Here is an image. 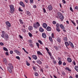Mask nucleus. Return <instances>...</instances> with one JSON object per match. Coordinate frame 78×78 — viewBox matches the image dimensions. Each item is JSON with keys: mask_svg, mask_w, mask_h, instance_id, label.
<instances>
[{"mask_svg": "<svg viewBox=\"0 0 78 78\" xmlns=\"http://www.w3.org/2000/svg\"><path fill=\"white\" fill-rule=\"evenodd\" d=\"M9 7L10 8V12L11 13V14H13V13L14 12V11H15V9L14 7V5H10Z\"/></svg>", "mask_w": 78, "mask_h": 78, "instance_id": "1", "label": "nucleus"}, {"mask_svg": "<svg viewBox=\"0 0 78 78\" xmlns=\"http://www.w3.org/2000/svg\"><path fill=\"white\" fill-rule=\"evenodd\" d=\"M58 15L60 18V19L61 20H63L64 19V16L60 12H58Z\"/></svg>", "mask_w": 78, "mask_h": 78, "instance_id": "2", "label": "nucleus"}, {"mask_svg": "<svg viewBox=\"0 0 78 78\" xmlns=\"http://www.w3.org/2000/svg\"><path fill=\"white\" fill-rule=\"evenodd\" d=\"M60 28L63 30V31H64V32H66V30H65V27H64V26L62 24H60Z\"/></svg>", "mask_w": 78, "mask_h": 78, "instance_id": "3", "label": "nucleus"}, {"mask_svg": "<svg viewBox=\"0 0 78 78\" xmlns=\"http://www.w3.org/2000/svg\"><path fill=\"white\" fill-rule=\"evenodd\" d=\"M12 69L11 68H10L9 67H7L8 70L9 72V73H12V69Z\"/></svg>", "mask_w": 78, "mask_h": 78, "instance_id": "4", "label": "nucleus"}, {"mask_svg": "<svg viewBox=\"0 0 78 78\" xmlns=\"http://www.w3.org/2000/svg\"><path fill=\"white\" fill-rule=\"evenodd\" d=\"M5 23L6 25L8 26V27H11V24H10V23H9V22L8 21H6L5 22Z\"/></svg>", "mask_w": 78, "mask_h": 78, "instance_id": "5", "label": "nucleus"}, {"mask_svg": "<svg viewBox=\"0 0 78 78\" xmlns=\"http://www.w3.org/2000/svg\"><path fill=\"white\" fill-rule=\"evenodd\" d=\"M19 3L20 5L23 6V8L25 7V4L23 3V2H21Z\"/></svg>", "mask_w": 78, "mask_h": 78, "instance_id": "6", "label": "nucleus"}, {"mask_svg": "<svg viewBox=\"0 0 78 78\" xmlns=\"http://www.w3.org/2000/svg\"><path fill=\"white\" fill-rule=\"evenodd\" d=\"M2 37H3V38H4L5 37V32L4 31H2Z\"/></svg>", "mask_w": 78, "mask_h": 78, "instance_id": "7", "label": "nucleus"}, {"mask_svg": "<svg viewBox=\"0 0 78 78\" xmlns=\"http://www.w3.org/2000/svg\"><path fill=\"white\" fill-rule=\"evenodd\" d=\"M43 27L44 28H46L47 27V24L46 23H43L42 25Z\"/></svg>", "mask_w": 78, "mask_h": 78, "instance_id": "8", "label": "nucleus"}, {"mask_svg": "<svg viewBox=\"0 0 78 78\" xmlns=\"http://www.w3.org/2000/svg\"><path fill=\"white\" fill-rule=\"evenodd\" d=\"M42 36L44 38H45L46 37H47V36L45 33H42Z\"/></svg>", "mask_w": 78, "mask_h": 78, "instance_id": "9", "label": "nucleus"}, {"mask_svg": "<svg viewBox=\"0 0 78 78\" xmlns=\"http://www.w3.org/2000/svg\"><path fill=\"white\" fill-rule=\"evenodd\" d=\"M9 38V36H8V34H6L5 35V39H6V40H8Z\"/></svg>", "mask_w": 78, "mask_h": 78, "instance_id": "10", "label": "nucleus"}, {"mask_svg": "<svg viewBox=\"0 0 78 78\" xmlns=\"http://www.w3.org/2000/svg\"><path fill=\"white\" fill-rule=\"evenodd\" d=\"M32 58L34 59H35V60H36L37 59V56L36 55H34L32 56Z\"/></svg>", "mask_w": 78, "mask_h": 78, "instance_id": "11", "label": "nucleus"}, {"mask_svg": "<svg viewBox=\"0 0 78 78\" xmlns=\"http://www.w3.org/2000/svg\"><path fill=\"white\" fill-rule=\"evenodd\" d=\"M9 67L12 69H13V66H12V64L11 63H9Z\"/></svg>", "mask_w": 78, "mask_h": 78, "instance_id": "12", "label": "nucleus"}, {"mask_svg": "<svg viewBox=\"0 0 78 78\" xmlns=\"http://www.w3.org/2000/svg\"><path fill=\"white\" fill-rule=\"evenodd\" d=\"M48 9L49 11H51V10L52 9V6L51 5L48 6Z\"/></svg>", "mask_w": 78, "mask_h": 78, "instance_id": "13", "label": "nucleus"}, {"mask_svg": "<svg viewBox=\"0 0 78 78\" xmlns=\"http://www.w3.org/2000/svg\"><path fill=\"white\" fill-rule=\"evenodd\" d=\"M46 30L47 31H51V27L49 26H48Z\"/></svg>", "mask_w": 78, "mask_h": 78, "instance_id": "14", "label": "nucleus"}, {"mask_svg": "<svg viewBox=\"0 0 78 78\" xmlns=\"http://www.w3.org/2000/svg\"><path fill=\"white\" fill-rule=\"evenodd\" d=\"M69 43L71 47H72V48H74V46H73V43L71 42V41H69Z\"/></svg>", "mask_w": 78, "mask_h": 78, "instance_id": "15", "label": "nucleus"}, {"mask_svg": "<svg viewBox=\"0 0 78 78\" xmlns=\"http://www.w3.org/2000/svg\"><path fill=\"white\" fill-rule=\"evenodd\" d=\"M33 26L34 28H35L36 29H37V28H38V27L37 26L36 24L34 23L33 24Z\"/></svg>", "mask_w": 78, "mask_h": 78, "instance_id": "16", "label": "nucleus"}, {"mask_svg": "<svg viewBox=\"0 0 78 78\" xmlns=\"http://www.w3.org/2000/svg\"><path fill=\"white\" fill-rule=\"evenodd\" d=\"M39 31L40 32H44V29H43L42 27H40L39 28Z\"/></svg>", "mask_w": 78, "mask_h": 78, "instance_id": "17", "label": "nucleus"}, {"mask_svg": "<svg viewBox=\"0 0 78 78\" xmlns=\"http://www.w3.org/2000/svg\"><path fill=\"white\" fill-rule=\"evenodd\" d=\"M67 60L68 62H72V59L69 58H68Z\"/></svg>", "mask_w": 78, "mask_h": 78, "instance_id": "18", "label": "nucleus"}, {"mask_svg": "<svg viewBox=\"0 0 78 78\" xmlns=\"http://www.w3.org/2000/svg\"><path fill=\"white\" fill-rule=\"evenodd\" d=\"M65 44L66 47L67 48V46H69V43H68V42H65Z\"/></svg>", "mask_w": 78, "mask_h": 78, "instance_id": "19", "label": "nucleus"}, {"mask_svg": "<svg viewBox=\"0 0 78 78\" xmlns=\"http://www.w3.org/2000/svg\"><path fill=\"white\" fill-rule=\"evenodd\" d=\"M57 41L59 43H60L61 42V38L59 37L57 39Z\"/></svg>", "mask_w": 78, "mask_h": 78, "instance_id": "20", "label": "nucleus"}, {"mask_svg": "<svg viewBox=\"0 0 78 78\" xmlns=\"http://www.w3.org/2000/svg\"><path fill=\"white\" fill-rule=\"evenodd\" d=\"M28 29L30 30V31L32 30H33V27H32V26H29Z\"/></svg>", "mask_w": 78, "mask_h": 78, "instance_id": "21", "label": "nucleus"}, {"mask_svg": "<svg viewBox=\"0 0 78 78\" xmlns=\"http://www.w3.org/2000/svg\"><path fill=\"white\" fill-rule=\"evenodd\" d=\"M37 63L39 64H42V62L40 60H37Z\"/></svg>", "mask_w": 78, "mask_h": 78, "instance_id": "22", "label": "nucleus"}, {"mask_svg": "<svg viewBox=\"0 0 78 78\" xmlns=\"http://www.w3.org/2000/svg\"><path fill=\"white\" fill-rule=\"evenodd\" d=\"M26 13L27 15H28V16L31 15V13H30V12L28 11H27Z\"/></svg>", "mask_w": 78, "mask_h": 78, "instance_id": "23", "label": "nucleus"}, {"mask_svg": "<svg viewBox=\"0 0 78 78\" xmlns=\"http://www.w3.org/2000/svg\"><path fill=\"white\" fill-rule=\"evenodd\" d=\"M65 69L66 70H68V71H69V72H71V70L69 68V67L66 68Z\"/></svg>", "mask_w": 78, "mask_h": 78, "instance_id": "24", "label": "nucleus"}, {"mask_svg": "<svg viewBox=\"0 0 78 78\" xmlns=\"http://www.w3.org/2000/svg\"><path fill=\"white\" fill-rule=\"evenodd\" d=\"M74 69L77 72H78V66H75V67Z\"/></svg>", "mask_w": 78, "mask_h": 78, "instance_id": "25", "label": "nucleus"}, {"mask_svg": "<svg viewBox=\"0 0 78 78\" xmlns=\"http://www.w3.org/2000/svg\"><path fill=\"white\" fill-rule=\"evenodd\" d=\"M19 21L20 22L21 24H22V25H23V21H22V20L20 19Z\"/></svg>", "mask_w": 78, "mask_h": 78, "instance_id": "26", "label": "nucleus"}, {"mask_svg": "<svg viewBox=\"0 0 78 78\" xmlns=\"http://www.w3.org/2000/svg\"><path fill=\"white\" fill-rule=\"evenodd\" d=\"M38 42H39V43H40V44H41V45H42V44H43V43L42 42V41L41 40H38Z\"/></svg>", "mask_w": 78, "mask_h": 78, "instance_id": "27", "label": "nucleus"}, {"mask_svg": "<svg viewBox=\"0 0 78 78\" xmlns=\"http://www.w3.org/2000/svg\"><path fill=\"white\" fill-rule=\"evenodd\" d=\"M37 54L38 55H42V54L41 52L40 51H38L37 52Z\"/></svg>", "mask_w": 78, "mask_h": 78, "instance_id": "28", "label": "nucleus"}, {"mask_svg": "<svg viewBox=\"0 0 78 78\" xmlns=\"http://www.w3.org/2000/svg\"><path fill=\"white\" fill-rule=\"evenodd\" d=\"M56 30L58 32L60 31V29H59V27H56Z\"/></svg>", "mask_w": 78, "mask_h": 78, "instance_id": "29", "label": "nucleus"}, {"mask_svg": "<svg viewBox=\"0 0 78 78\" xmlns=\"http://www.w3.org/2000/svg\"><path fill=\"white\" fill-rule=\"evenodd\" d=\"M36 24L38 27H39L40 26V24H39L38 22H37L36 23Z\"/></svg>", "mask_w": 78, "mask_h": 78, "instance_id": "30", "label": "nucleus"}, {"mask_svg": "<svg viewBox=\"0 0 78 78\" xmlns=\"http://www.w3.org/2000/svg\"><path fill=\"white\" fill-rule=\"evenodd\" d=\"M3 49L4 50H5V51H8V49L5 47L3 48Z\"/></svg>", "mask_w": 78, "mask_h": 78, "instance_id": "31", "label": "nucleus"}, {"mask_svg": "<svg viewBox=\"0 0 78 78\" xmlns=\"http://www.w3.org/2000/svg\"><path fill=\"white\" fill-rule=\"evenodd\" d=\"M56 28H59V24L57 23L56 24Z\"/></svg>", "mask_w": 78, "mask_h": 78, "instance_id": "32", "label": "nucleus"}, {"mask_svg": "<svg viewBox=\"0 0 78 78\" xmlns=\"http://www.w3.org/2000/svg\"><path fill=\"white\" fill-rule=\"evenodd\" d=\"M22 49H23V50H24V52H25V53H27V54H28V52H27V51H26L25 49V48H23Z\"/></svg>", "mask_w": 78, "mask_h": 78, "instance_id": "33", "label": "nucleus"}, {"mask_svg": "<svg viewBox=\"0 0 78 78\" xmlns=\"http://www.w3.org/2000/svg\"><path fill=\"white\" fill-rule=\"evenodd\" d=\"M63 40H64V41H65V42H66L67 41V37H64Z\"/></svg>", "mask_w": 78, "mask_h": 78, "instance_id": "34", "label": "nucleus"}, {"mask_svg": "<svg viewBox=\"0 0 78 78\" xmlns=\"http://www.w3.org/2000/svg\"><path fill=\"white\" fill-rule=\"evenodd\" d=\"M26 62L27 63V65L28 66H30V64H29V63H28V61H26Z\"/></svg>", "mask_w": 78, "mask_h": 78, "instance_id": "35", "label": "nucleus"}, {"mask_svg": "<svg viewBox=\"0 0 78 78\" xmlns=\"http://www.w3.org/2000/svg\"><path fill=\"white\" fill-rule=\"evenodd\" d=\"M71 21L72 23H73V25H75V26H76V23H75L74 22H73V20H71Z\"/></svg>", "mask_w": 78, "mask_h": 78, "instance_id": "36", "label": "nucleus"}, {"mask_svg": "<svg viewBox=\"0 0 78 78\" xmlns=\"http://www.w3.org/2000/svg\"><path fill=\"white\" fill-rule=\"evenodd\" d=\"M58 64L59 65H61V64H62V61L61 60H60L59 62H58Z\"/></svg>", "mask_w": 78, "mask_h": 78, "instance_id": "37", "label": "nucleus"}, {"mask_svg": "<svg viewBox=\"0 0 78 78\" xmlns=\"http://www.w3.org/2000/svg\"><path fill=\"white\" fill-rule=\"evenodd\" d=\"M49 39L50 41H51V42H53V40H52V38H51V37H49Z\"/></svg>", "mask_w": 78, "mask_h": 78, "instance_id": "38", "label": "nucleus"}, {"mask_svg": "<svg viewBox=\"0 0 78 78\" xmlns=\"http://www.w3.org/2000/svg\"><path fill=\"white\" fill-rule=\"evenodd\" d=\"M22 30L23 33H25V32H26V30H25V29H22Z\"/></svg>", "mask_w": 78, "mask_h": 78, "instance_id": "39", "label": "nucleus"}, {"mask_svg": "<svg viewBox=\"0 0 78 78\" xmlns=\"http://www.w3.org/2000/svg\"><path fill=\"white\" fill-rule=\"evenodd\" d=\"M30 37H32V34L30 32L28 33Z\"/></svg>", "mask_w": 78, "mask_h": 78, "instance_id": "40", "label": "nucleus"}, {"mask_svg": "<svg viewBox=\"0 0 78 78\" xmlns=\"http://www.w3.org/2000/svg\"><path fill=\"white\" fill-rule=\"evenodd\" d=\"M3 62L4 63H6V59L5 58L3 60Z\"/></svg>", "mask_w": 78, "mask_h": 78, "instance_id": "41", "label": "nucleus"}, {"mask_svg": "<svg viewBox=\"0 0 78 78\" xmlns=\"http://www.w3.org/2000/svg\"><path fill=\"white\" fill-rule=\"evenodd\" d=\"M29 43H30L31 44H32L33 41H32V40H29Z\"/></svg>", "mask_w": 78, "mask_h": 78, "instance_id": "42", "label": "nucleus"}, {"mask_svg": "<svg viewBox=\"0 0 78 78\" xmlns=\"http://www.w3.org/2000/svg\"><path fill=\"white\" fill-rule=\"evenodd\" d=\"M36 45L37 46V47L38 48H39V44L38 43H36Z\"/></svg>", "mask_w": 78, "mask_h": 78, "instance_id": "43", "label": "nucleus"}, {"mask_svg": "<svg viewBox=\"0 0 78 78\" xmlns=\"http://www.w3.org/2000/svg\"><path fill=\"white\" fill-rule=\"evenodd\" d=\"M16 59H18V60H20V57H19V56H16Z\"/></svg>", "mask_w": 78, "mask_h": 78, "instance_id": "44", "label": "nucleus"}, {"mask_svg": "<svg viewBox=\"0 0 78 78\" xmlns=\"http://www.w3.org/2000/svg\"><path fill=\"white\" fill-rule=\"evenodd\" d=\"M50 58H51V59H53V60H54V59H55V58H54V57H53V56H50Z\"/></svg>", "mask_w": 78, "mask_h": 78, "instance_id": "45", "label": "nucleus"}, {"mask_svg": "<svg viewBox=\"0 0 78 78\" xmlns=\"http://www.w3.org/2000/svg\"><path fill=\"white\" fill-rule=\"evenodd\" d=\"M35 75L36 76H38V73H35Z\"/></svg>", "mask_w": 78, "mask_h": 78, "instance_id": "46", "label": "nucleus"}, {"mask_svg": "<svg viewBox=\"0 0 78 78\" xmlns=\"http://www.w3.org/2000/svg\"><path fill=\"white\" fill-rule=\"evenodd\" d=\"M62 2L64 4H65L66 3V2L65 1V0H62Z\"/></svg>", "mask_w": 78, "mask_h": 78, "instance_id": "47", "label": "nucleus"}, {"mask_svg": "<svg viewBox=\"0 0 78 78\" xmlns=\"http://www.w3.org/2000/svg\"><path fill=\"white\" fill-rule=\"evenodd\" d=\"M43 11H44V13H45V12H46V10H45V8H43Z\"/></svg>", "mask_w": 78, "mask_h": 78, "instance_id": "48", "label": "nucleus"}, {"mask_svg": "<svg viewBox=\"0 0 78 78\" xmlns=\"http://www.w3.org/2000/svg\"><path fill=\"white\" fill-rule=\"evenodd\" d=\"M70 9L72 12H73V9H72V8L71 7H70Z\"/></svg>", "mask_w": 78, "mask_h": 78, "instance_id": "49", "label": "nucleus"}, {"mask_svg": "<svg viewBox=\"0 0 78 78\" xmlns=\"http://www.w3.org/2000/svg\"><path fill=\"white\" fill-rule=\"evenodd\" d=\"M45 49H46V50L47 51V52H48L49 51V49L48 48H45Z\"/></svg>", "mask_w": 78, "mask_h": 78, "instance_id": "50", "label": "nucleus"}, {"mask_svg": "<svg viewBox=\"0 0 78 78\" xmlns=\"http://www.w3.org/2000/svg\"><path fill=\"white\" fill-rule=\"evenodd\" d=\"M5 55L6 56H9V54H8V52H5Z\"/></svg>", "mask_w": 78, "mask_h": 78, "instance_id": "51", "label": "nucleus"}, {"mask_svg": "<svg viewBox=\"0 0 78 78\" xmlns=\"http://www.w3.org/2000/svg\"><path fill=\"white\" fill-rule=\"evenodd\" d=\"M52 23H53V24H54V25H55V24H56V21H53Z\"/></svg>", "mask_w": 78, "mask_h": 78, "instance_id": "52", "label": "nucleus"}, {"mask_svg": "<svg viewBox=\"0 0 78 78\" xmlns=\"http://www.w3.org/2000/svg\"><path fill=\"white\" fill-rule=\"evenodd\" d=\"M75 9H76V10H78V7L77 6L75 7Z\"/></svg>", "mask_w": 78, "mask_h": 78, "instance_id": "53", "label": "nucleus"}, {"mask_svg": "<svg viewBox=\"0 0 78 78\" xmlns=\"http://www.w3.org/2000/svg\"><path fill=\"white\" fill-rule=\"evenodd\" d=\"M48 53L49 54V56H51V53L50 52H48Z\"/></svg>", "mask_w": 78, "mask_h": 78, "instance_id": "54", "label": "nucleus"}, {"mask_svg": "<svg viewBox=\"0 0 78 78\" xmlns=\"http://www.w3.org/2000/svg\"><path fill=\"white\" fill-rule=\"evenodd\" d=\"M48 53L49 54V56H51V53L50 52H48Z\"/></svg>", "mask_w": 78, "mask_h": 78, "instance_id": "55", "label": "nucleus"}, {"mask_svg": "<svg viewBox=\"0 0 78 78\" xmlns=\"http://www.w3.org/2000/svg\"><path fill=\"white\" fill-rule=\"evenodd\" d=\"M19 10L20 11L23 12V10H22L20 8H19Z\"/></svg>", "mask_w": 78, "mask_h": 78, "instance_id": "56", "label": "nucleus"}, {"mask_svg": "<svg viewBox=\"0 0 78 78\" xmlns=\"http://www.w3.org/2000/svg\"><path fill=\"white\" fill-rule=\"evenodd\" d=\"M73 63L74 66H75V65H76V63H75V61H73Z\"/></svg>", "mask_w": 78, "mask_h": 78, "instance_id": "57", "label": "nucleus"}, {"mask_svg": "<svg viewBox=\"0 0 78 78\" xmlns=\"http://www.w3.org/2000/svg\"><path fill=\"white\" fill-rule=\"evenodd\" d=\"M29 45L31 47H33V44H30Z\"/></svg>", "mask_w": 78, "mask_h": 78, "instance_id": "58", "label": "nucleus"}, {"mask_svg": "<svg viewBox=\"0 0 78 78\" xmlns=\"http://www.w3.org/2000/svg\"><path fill=\"white\" fill-rule=\"evenodd\" d=\"M30 2L31 3H33V0H30Z\"/></svg>", "mask_w": 78, "mask_h": 78, "instance_id": "59", "label": "nucleus"}, {"mask_svg": "<svg viewBox=\"0 0 78 78\" xmlns=\"http://www.w3.org/2000/svg\"><path fill=\"white\" fill-rule=\"evenodd\" d=\"M51 36L52 38H54V34L52 33L51 34Z\"/></svg>", "mask_w": 78, "mask_h": 78, "instance_id": "60", "label": "nucleus"}, {"mask_svg": "<svg viewBox=\"0 0 78 78\" xmlns=\"http://www.w3.org/2000/svg\"><path fill=\"white\" fill-rule=\"evenodd\" d=\"M53 62H54V64H56V61L55 60L53 61Z\"/></svg>", "mask_w": 78, "mask_h": 78, "instance_id": "61", "label": "nucleus"}, {"mask_svg": "<svg viewBox=\"0 0 78 78\" xmlns=\"http://www.w3.org/2000/svg\"><path fill=\"white\" fill-rule=\"evenodd\" d=\"M19 37H20V38L21 39H23V37H22L20 35H19Z\"/></svg>", "mask_w": 78, "mask_h": 78, "instance_id": "62", "label": "nucleus"}, {"mask_svg": "<svg viewBox=\"0 0 78 78\" xmlns=\"http://www.w3.org/2000/svg\"><path fill=\"white\" fill-rule=\"evenodd\" d=\"M0 44L1 45H4V44H3V43L1 42L0 43Z\"/></svg>", "mask_w": 78, "mask_h": 78, "instance_id": "63", "label": "nucleus"}, {"mask_svg": "<svg viewBox=\"0 0 78 78\" xmlns=\"http://www.w3.org/2000/svg\"><path fill=\"white\" fill-rule=\"evenodd\" d=\"M10 54H12V53H13V51H10Z\"/></svg>", "mask_w": 78, "mask_h": 78, "instance_id": "64", "label": "nucleus"}]
</instances>
